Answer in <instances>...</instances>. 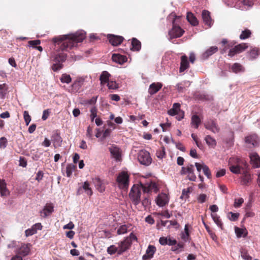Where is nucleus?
Masks as SVG:
<instances>
[{"label": "nucleus", "mask_w": 260, "mask_h": 260, "mask_svg": "<svg viewBox=\"0 0 260 260\" xmlns=\"http://www.w3.org/2000/svg\"><path fill=\"white\" fill-rule=\"evenodd\" d=\"M85 38V32L82 30L74 34L59 36L52 39L55 46L61 51H67Z\"/></svg>", "instance_id": "nucleus-1"}, {"label": "nucleus", "mask_w": 260, "mask_h": 260, "mask_svg": "<svg viewBox=\"0 0 260 260\" xmlns=\"http://www.w3.org/2000/svg\"><path fill=\"white\" fill-rule=\"evenodd\" d=\"M49 111L48 109H46V110H45L44 111H43V115H42V119L43 120H46L49 115Z\"/></svg>", "instance_id": "nucleus-64"}, {"label": "nucleus", "mask_w": 260, "mask_h": 260, "mask_svg": "<svg viewBox=\"0 0 260 260\" xmlns=\"http://www.w3.org/2000/svg\"><path fill=\"white\" fill-rule=\"evenodd\" d=\"M66 54L63 53H58L53 58L52 70L54 71H58L62 68V63L66 60Z\"/></svg>", "instance_id": "nucleus-5"}, {"label": "nucleus", "mask_w": 260, "mask_h": 260, "mask_svg": "<svg viewBox=\"0 0 260 260\" xmlns=\"http://www.w3.org/2000/svg\"><path fill=\"white\" fill-rule=\"evenodd\" d=\"M180 111V105L179 103H174L172 109L168 111V113L171 116L176 115Z\"/></svg>", "instance_id": "nucleus-28"}, {"label": "nucleus", "mask_w": 260, "mask_h": 260, "mask_svg": "<svg viewBox=\"0 0 260 260\" xmlns=\"http://www.w3.org/2000/svg\"><path fill=\"white\" fill-rule=\"evenodd\" d=\"M235 231L237 236L238 238H240L241 237H245L246 235L245 229H241L238 227H235Z\"/></svg>", "instance_id": "nucleus-37"}, {"label": "nucleus", "mask_w": 260, "mask_h": 260, "mask_svg": "<svg viewBox=\"0 0 260 260\" xmlns=\"http://www.w3.org/2000/svg\"><path fill=\"white\" fill-rule=\"evenodd\" d=\"M107 84L109 89H115L118 87V84L115 81L109 80Z\"/></svg>", "instance_id": "nucleus-48"}, {"label": "nucleus", "mask_w": 260, "mask_h": 260, "mask_svg": "<svg viewBox=\"0 0 260 260\" xmlns=\"http://www.w3.org/2000/svg\"><path fill=\"white\" fill-rule=\"evenodd\" d=\"M174 21L173 22V27L169 32V35L171 39L180 37L184 32L180 26L174 24Z\"/></svg>", "instance_id": "nucleus-7"}, {"label": "nucleus", "mask_w": 260, "mask_h": 260, "mask_svg": "<svg viewBox=\"0 0 260 260\" xmlns=\"http://www.w3.org/2000/svg\"><path fill=\"white\" fill-rule=\"evenodd\" d=\"M96 189L100 192H103L105 189V183L99 178H95L92 179Z\"/></svg>", "instance_id": "nucleus-16"}, {"label": "nucleus", "mask_w": 260, "mask_h": 260, "mask_svg": "<svg viewBox=\"0 0 260 260\" xmlns=\"http://www.w3.org/2000/svg\"><path fill=\"white\" fill-rule=\"evenodd\" d=\"M191 191V187H188L185 189H183L182 191V194L180 198L183 200H186L189 197V194Z\"/></svg>", "instance_id": "nucleus-38"}, {"label": "nucleus", "mask_w": 260, "mask_h": 260, "mask_svg": "<svg viewBox=\"0 0 260 260\" xmlns=\"http://www.w3.org/2000/svg\"><path fill=\"white\" fill-rule=\"evenodd\" d=\"M109 39L110 43L113 46H117L122 43L123 38L121 36L110 35H109Z\"/></svg>", "instance_id": "nucleus-21"}, {"label": "nucleus", "mask_w": 260, "mask_h": 260, "mask_svg": "<svg viewBox=\"0 0 260 260\" xmlns=\"http://www.w3.org/2000/svg\"><path fill=\"white\" fill-rule=\"evenodd\" d=\"M251 31L249 29H246L242 31L241 34L240 35V38L241 40L246 39L250 37Z\"/></svg>", "instance_id": "nucleus-45"}, {"label": "nucleus", "mask_w": 260, "mask_h": 260, "mask_svg": "<svg viewBox=\"0 0 260 260\" xmlns=\"http://www.w3.org/2000/svg\"><path fill=\"white\" fill-rule=\"evenodd\" d=\"M75 170V166L73 164H69L66 167V174L68 177H71Z\"/></svg>", "instance_id": "nucleus-40"}, {"label": "nucleus", "mask_w": 260, "mask_h": 260, "mask_svg": "<svg viewBox=\"0 0 260 260\" xmlns=\"http://www.w3.org/2000/svg\"><path fill=\"white\" fill-rule=\"evenodd\" d=\"M245 143L248 145H251L255 147L258 145L259 140L256 135H253L245 138Z\"/></svg>", "instance_id": "nucleus-17"}, {"label": "nucleus", "mask_w": 260, "mask_h": 260, "mask_svg": "<svg viewBox=\"0 0 260 260\" xmlns=\"http://www.w3.org/2000/svg\"><path fill=\"white\" fill-rule=\"evenodd\" d=\"M109 151L113 157L117 160L120 159L121 154L120 149L118 147L113 145L109 147Z\"/></svg>", "instance_id": "nucleus-19"}, {"label": "nucleus", "mask_w": 260, "mask_h": 260, "mask_svg": "<svg viewBox=\"0 0 260 260\" xmlns=\"http://www.w3.org/2000/svg\"><path fill=\"white\" fill-rule=\"evenodd\" d=\"M207 198V196L205 194H200L199 195V196L197 198V200L199 203H204Z\"/></svg>", "instance_id": "nucleus-57"}, {"label": "nucleus", "mask_w": 260, "mask_h": 260, "mask_svg": "<svg viewBox=\"0 0 260 260\" xmlns=\"http://www.w3.org/2000/svg\"><path fill=\"white\" fill-rule=\"evenodd\" d=\"M140 185L145 193H156L158 190V187L156 183L153 181H148L146 183L140 182Z\"/></svg>", "instance_id": "nucleus-4"}, {"label": "nucleus", "mask_w": 260, "mask_h": 260, "mask_svg": "<svg viewBox=\"0 0 260 260\" xmlns=\"http://www.w3.org/2000/svg\"><path fill=\"white\" fill-rule=\"evenodd\" d=\"M86 137L89 139H91L92 137V128L90 126H88L86 131Z\"/></svg>", "instance_id": "nucleus-62"}, {"label": "nucleus", "mask_w": 260, "mask_h": 260, "mask_svg": "<svg viewBox=\"0 0 260 260\" xmlns=\"http://www.w3.org/2000/svg\"><path fill=\"white\" fill-rule=\"evenodd\" d=\"M241 256L244 260H252V257L247 252L242 251L241 252Z\"/></svg>", "instance_id": "nucleus-53"}, {"label": "nucleus", "mask_w": 260, "mask_h": 260, "mask_svg": "<svg viewBox=\"0 0 260 260\" xmlns=\"http://www.w3.org/2000/svg\"><path fill=\"white\" fill-rule=\"evenodd\" d=\"M90 118L91 121H93L97 116V109L94 107H92L90 109Z\"/></svg>", "instance_id": "nucleus-55"}, {"label": "nucleus", "mask_w": 260, "mask_h": 260, "mask_svg": "<svg viewBox=\"0 0 260 260\" xmlns=\"http://www.w3.org/2000/svg\"><path fill=\"white\" fill-rule=\"evenodd\" d=\"M169 201V197L165 193H161L159 194L155 199V202L157 205L160 207H164L167 205Z\"/></svg>", "instance_id": "nucleus-8"}, {"label": "nucleus", "mask_w": 260, "mask_h": 260, "mask_svg": "<svg viewBox=\"0 0 260 260\" xmlns=\"http://www.w3.org/2000/svg\"><path fill=\"white\" fill-rule=\"evenodd\" d=\"M181 239L184 241H187L189 239V232L188 229V225L187 224L185 225L184 228V232L181 235Z\"/></svg>", "instance_id": "nucleus-41"}, {"label": "nucleus", "mask_w": 260, "mask_h": 260, "mask_svg": "<svg viewBox=\"0 0 260 260\" xmlns=\"http://www.w3.org/2000/svg\"><path fill=\"white\" fill-rule=\"evenodd\" d=\"M243 166H231L229 167L230 170L231 172H232L234 174H240L241 172V170L242 168V167Z\"/></svg>", "instance_id": "nucleus-43"}, {"label": "nucleus", "mask_w": 260, "mask_h": 260, "mask_svg": "<svg viewBox=\"0 0 260 260\" xmlns=\"http://www.w3.org/2000/svg\"><path fill=\"white\" fill-rule=\"evenodd\" d=\"M250 164L253 168H258L260 167V156L255 152H251L249 153Z\"/></svg>", "instance_id": "nucleus-9"}, {"label": "nucleus", "mask_w": 260, "mask_h": 260, "mask_svg": "<svg viewBox=\"0 0 260 260\" xmlns=\"http://www.w3.org/2000/svg\"><path fill=\"white\" fill-rule=\"evenodd\" d=\"M0 193L2 197H7L9 194V191L7 188L6 182L4 180H1Z\"/></svg>", "instance_id": "nucleus-26"}, {"label": "nucleus", "mask_w": 260, "mask_h": 260, "mask_svg": "<svg viewBox=\"0 0 260 260\" xmlns=\"http://www.w3.org/2000/svg\"><path fill=\"white\" fill-rule=\"evenodd\" d=\"M127 231V227L126 225H122L120 226L117 230V234L118 235L124 234Z\"/></svg>", "instance_id": "nucleus-51"}, {"label": "nucleus", "mask_w": 260, "mask_h": 260, "mask_svg": "<svg viewBox=\"0 0 260 260\" xmlns=\"http://www.w3.org/2000/svg\"><path fill=\"white\" fill-rule=\"evenodd\" d=\"M7 144V140L5 137H2L0 138V147L5 148L6 147Z\"/></svg>", "instance_id": "nucleus-59"}, {"label": "nucleus", "mask_w": 260, "mask_h": 260, "mask_svg": "<svg viewBox=\"0 0 260 260\" xmlns=\"http://www.w3.org/2000/svg\"><path fill=\"white\" fill-rule=\"evenodd\" d=\"M150 203V200L147 197L145 198L142 201V204L145 208L148 207Z\"/></svg>", "instance_id": "nucleus-60"}, {"label": "nucleus", "mask_w": 260, "mask_h": 260, "mask_svg": "<svg viewBox=\"0 0 260 260\" xmlns=\"http://www.w3.org/2000/svg\"><path fill=\"white\" fill-rule=\"evenodd\" d=\"M205 166V164L203 162L202 163H198L196 162L195 163V166L197 168V171L200 173L201 171V170H203V166Z\"/></svg>", "instance_id": "nucleus-63"}, {"label": "nucleus", "mask_w": 260, "mask_h": 260, "mask_svg": "<svg viewBox=\"0 0 260 260\" xmlns=\"http://www.w3.org/2000/svg\"><path fill=\"white\" fill-rule=\"evenodd\" d=\"M162 84L159 82L153 83L150 85L148 89V92L151 95L154 94L158 92L162 87Z\"/></svg>", "instance_id": "nucleus-20"}, {"label": "nucleus", "mask_w": 260, "mask_h": 260, "mask_svg": "<svg viewBox=\"0 0 260 260\" xmlns=\"http://www.w3.org/2000/svg\"><path fill=\"white\" fill-rule=\"evenodd\" d=\"M201 120L199 116L197 115H193L191 117V125L195 128H198Z\"/></svg>", "instance_id": "nucleus-31"}, {"label": "nucleus", "mask_w": 260, "mask_h": 260, "mask_svg": "<svg viewBox=\"0 0 260 260\" xmlns=\"http://www.w3.org/2000/svg\"><path fill=\"white\" fill-rule=\"evenodd\" d=\"M132 50L139 51L141 48V42L136 38H133L132 41Z\"/></svg>", "instance_id": "nucleus-34"}, {"label": "nucleus", "mask_w": 260, "mask_h": 260, "mask_svg": "<svg viewBox=\"0 0 260 260\" xmlns=\"http://www.w3.org/2000/svg\"><path fill=\"white\" fill-rule=\"evenodd\" d=\"M82 188L84 189L87 195L91 196L93 192L91 188L90 187V184L88 182L86 181L84 182L82 185Z\"/></svg>", "instance_id": "nucleus-35"}, {"label": "nucleus", "mask_w": 260, "mask_h": 260, "mask_svg": "<svg viewBox=\"0 0 260 260\" xmlns=\"http://www.w3.org/2000/svg\"><path fill=\"white\" fill-rule=\"evenodd\" d=\"M188 65L189 63L187 57L186 56H182L181 57L180 72H182L184 71L187 68H188Z\"/></svg>", "instance_id": "nucleus-30"}, {"label": "nucleus", "mask_w": 260, "mask_h": 260, "mask_svg": "<svg viewBox=\"0 0 260 260\" xmlns=\"http://www.w3.org/2000/svg\"><path fill=\"white\" fill-rule=\"evenodd\" d=\"M112 58L113 61L121 64L127 61L126 56L119 54H113Z\"/></svg>", "instance_id": "nucleus-24"}, {"label": "nucleus", "mask_w": 260, "mask_h": 260, "mask_svg": "<svg viewBox=\"0 0 260 260\" xmlns=\"http://www.w3.org/2000/svg\"><path fill=\"white\" fill-rule=\"evenodd\" d=\"M60 80L62 83H69L71 81V78L69 75L63 74Z\"/></svg>", "instance_id": "nucleus-49"}, {"label": "nucleus", "mask_w": 260, "mask_h": 260, "mask_svg": "<svg viewBox=\"0 0 260 260\" xmlns=\"http://www.w3.org/2000/svg\"><path fill=\"white\" fill-rule=\"evenodd\" d=\"M226 170L224 169H220L218 170L216 173V177H220L223 176L225 174Z\"/></svg>", "instance_id": "nucleus-61"}, {"label": "nucleus", "mask_w": 260, "mask_h": 260, "mask_svg": "<svg viewBox=\"0 0 260 260\" xmlns=\"http://www.w3.org/2000/svg\"><path fill=\"white\" fill-rule=\"evenodd\" d=\"M51 140L53 143V145L55 148L61 146L62 139L57 133H55L52 136Z\"/></svg>", "instance_id": "nucleus-25"}, {"label": "nucleus", "mask_w": 260, "mask_h": 260, "mask_svg": "<svg viewBox=\"0 0 260 260\" xmlns=\"http://www.w3.org/2000/svg\"><path fill=\"white\" fill-rule=\"evenodd\" d=\"M53 212V206L51 204H47L41 211V215L43 217H46Z\"/></svg>", "instance_id": "nucleus-22"}, {"label": "nucleus", "mask_w": 260, "mask_h": 260, "mask_svg": "<svg viewBox=\"0 0 260 260\" xmlns=\"http://www.w3.org/2000/svg\"><path fill=\"white\" fill-rule=\"evenodd\" d=\"M218 50V48L216 46H212L207 50L203 54L202 57L204 59H207L209 56L215 53Z\"/></svg>", "instance_id": "nucleus-27"}, {"label": "nucleus", "mask_w": 260, "mask_h": 260, "mask_svg": "<svg viewBox=\"0 0 260 260\" xmlns=\"http://www.w3.org/2000/svg\"><path fill=\"white\" fill-rule=\"evenodd\" d=\"M205 128L213 133H217L219 131V127L216 123L213 120H209L204 123Z\"/></svg>", "instance_id": "nucleus-12"}, {"label": "nucleus", "mask_w": 260, "mask_h": 260, "mask_svg": "<svg viewBox=\"0 0 260 260\" xmlns=\"http://www.w3.org/2000/svg\"><path fill=\"white\" fill-rule=\"evenodd\" d=\"M203 22L208 28L210 27L213 24V21L211 18L210 12L207 10H203L202 14Z\"/></svg>", "instance_id": "nucleus-14"}, {"label": "nucleus", "mask_w": 260, "mask_h": 260, "mask_svg": "<svg viewBox=\"0 0 260 260\" xmlns=\"http://www.w3.org/2000/svg\"><path fill=\"white\" fill-rule=\"evenodd\" d=\"M131 241L128 238H125L123 241L119 243L118 254L120 255L126 251L131 246Z\"/></svg>", "instance_id": "nucleus-10"}, {"label": "nucleus", "mask_w": 260, "mask_h": 260, "mask_svg": "<svg viewBox=\"0 0 260 260\" xmlns=\"http://www.w3.org/2000/svg\"><path fill=\"white\" fill-rule=\"evenodd\" d=\"M239 216V214L238 213H234L232 212H230L228 214V218L232 221H236L238 219Z\"/></svg>", "instance_id": "nucleus-46"}, {"label": "nucleus", "mask_w": 260, "mask_h": 260, "mask_svg": "<svg viewBox=\"0 0 260 260\" xmlns=\"http://www.w3.org/2000/svg\"><path fill=\"white\" fill-rule=\"evenodd\" d=\"M165 155L166 153L164 147L157 150L156 153L157 157L160 159H162L165 157Z\"/></svg>", "instance_id": "nucleus-44"}, {"label": "nucleus", "mask_w": 260, "mask_h": 260, "mask_svg": "<svg viewBox=\"0 0 260 260\" xmlns=\"http://www.w3.org/2000/svg\"><path fill=\"white\" fill-rule=\"evenodd\" d=\"M243 202H244V200L243 199V198H241L235 199L234 203V207L236 208H239L242 205V204L243 203Z\"/></svg>", "instance_id": "nucleus-50"}, {"label": "nucleus", "mask_w": 260, "mask_h": 260, "mask_svg": "<svg viewBox=\"0 0 260 260\" xmlns=\"http://www.w3.org/2000/svg\"><path fill=\"white\" fill-rule=\"evenodd\" d=\"M205 140L207 144L210 147H214L216 145V142L215 140L210 136H207L205 138Z\"/></svg>", "instance_id": "nucleus-36"}, {"label": "nucleus", "mask_w": 260, "mask_h": 260, "mask_svg": "<svg viewBox=\"0 0 260 260\" xmlns=\"http://www.w3.org/2000/svg\"><path fill=\"white\" fill-rule=\"evenodd\" d=\"M156 251V248L153 245H149L146 251V253L143 256V260H147L151 258Z\"/></svg>", "instance_id": "nucleus-18"}, {"label": "nucleus", "mask_w": 260, "mask_h": 260, "mask_svg": "<svg viewBox=\"0 0 260 260\" xmlns=\"http://www.w3.org/2000/svg\"><path fill=\"white\" fill-rule=\"evenodd\" d=\"M246 165V162L240 157L235 156L230 158L229 160V166H240Z\"/></svg>", "instance_id": "nucleus-11"}, {"label": "nucleus", "mask_w": 260, "mask_h": 260, "mask_svg": "<svg viewBox=\"0 0 260 260\" xmlns=\"http://www.w3.org/2000/svg\"><path fill=\"white\" fill-rule=\"evenodd\" d=\"M211 216L214 222L216 224V225L222 229V222L220 218V217L216 213H211Z\"/></svg>", "instance_id": "nucleus-33"}, {"label": "nucleus", "mask_w": 260, "mask_h": 260, "mask_svg": "<svg viewBox=\"0 0 260 260\" xmlns=\"http://www.w3.org/2000/svg\"><path fill=\"white\" fill-rule=\"evenodd\" d=\"M251 180V177L249 174L245 173L242 177L243 184H246Z\"/></svg>", "instance_id": "nucleus-47"}, {"label": "nucleus", "mask_w": 260, "mask_h": 260, "mask_svg": "<svg viewBox=\"0 0 260 260\" xmlns=\"http://www.w3.org/2000/svg\"><path fill=\"white\" fill-rule=\"evenodd\" d=\"M116 181L119 188L126 189L129 185V175L122 171L118 175Z\"/></svg>", "instance_id": "nucleus-3"}, {"label": "nucleus", "mask_w": 260, "mask_h": 260, "mask_svg": "<svg viewBox=\"0 0 260 260\" xmlns=\"http://www.w3.org/2000/svg\"><path fill=\"white\" fill-rule=\"evenodd\" d=\"M235 47L237 50V53H239L247 48L248 46L246 44L242 43L236 46Z\"/></svg>", "instance_id": "nucleus-42"}, {"label": "nucleus", "mask_w": 260, "mask_h": 260, "mask_svg": "<svg viewBox=\"0 0 260 260\" xmlns=\"http://www.w3.org/2000/svg\"><path fill=\"white\" fill-rule=\"evenodd\" d=\"M118 247H116L114 245H111L108 248L107 252L110 254H113L116 252L118 253Z\"/></svg>", "instance_id": "nucleus-52"}, {"label": "nucleus", "mask_w": 260, "mask_h": 260, "mask_svg": "<svg viewBox=\"0 0 260 260\" xmlns=\"http://www.w3.org/2000/svg\"><path fill=\"white\" fill-rule=\"evenodd\" d=\"M232 70L233 72L236 73L244 71V69L242 66L238 63H235L233 65L232 67Z\"/></svg>", "instance_id": "nucleus-39"}, {"label": "nucleus", "mask_w": 260, "mask_h": 260, "mask_svg": "<svg viewBox=\"0 0 260 260\" xmlns=\"http://www.w3.org/2000/svg\"><path fill=\"white\" fill-rule=\"evenodd\" d=\"M203 171L204 174L208 178H210L211 177V172L210 171L209 168L208 167L205 165V166H203Z\"/></svg>", "instance_id": "nucleus-58"}, {"label": "nucleus", "mask_w": 260, "mask_h": 260, "mask_svg": "<svg viewBox=\"0 0 260 260\" xmlns=\"http://www.w3.org/2000/svg\"><path fill=\"white\" fill-rule=\"evenodd\" d=\"M259 50L256 48L252 49L250 52V56L252 59L255 58L259 54Z\"/></svg>", "instance_id": "nucleus-54"}, {"label": "nucleus", "mask_w": 260, "mask_h": 260, "mask_svg": "<svg viewBox=\"0 0 260 260\" xmlns=\"http://www.w3.org/2000/svg\"><path fill=\"white\" fill-rule=\"evenodd\" d=\"M138 159L141 164L145 166H149L152 162L150 153L145 150H141L139 151Z\"/></svg>", "instance_id": "nucleus-6"}, {"label": "nucleus", "mask_w": 260, "mask_h": 260, "mask_svg": "<svg viewBox=\"0 0 260 260\" xmlns=\"http://www.w3.org/2000/svg\"><path fill=\"white\" fill-rule=\"evenodd\" d=\"M42 227L41 223H37L34 224L30 228L25 231L26 237H29L36 234L38 230L42 229Z\"/></svg>", "instance_id": "nucleus-13"}, {"label": "nucleus", "mask_w": 260, "mask_h": 260, "mask_svg": "<svg viewBox=\"0 0 260 260\" xmlns=\"http://www.w3.org/2000/svg\"><path fill=\"white\" fill-rule=\"evenodd\" d=\"M186 18L188 21L192 25L196 26L198 24V21L196 17L191 12L187 13Z\"/></svg>", "instance_id": "nucleus-29"}, {"label": "nucleus", "mask_w": 260, "mask_h": 260, "mask_svg": "<svg viewBox=\"0 0 260 260\" xmlns=\"http://www.w3.org/2000/svg\"><path fill=\"white\" fill-rule=\"evenodd\" d=\"M31 245L29 244H21L17 252L23 256H26L29 254Z\"/></svg>", "instance_id": "nucleus-15"}, {"label": "nucleus", "mask_w": 260, "mask_h": 260, "mask_svg": "<svg viewBox=\"0 0 260 260\" xmlns=\"http://www.w3.org/2000/svg\"><path fill=\"white\" fill-rule=\"evenodd\" d=\"M110 74L107 71H104L102 72L100 76V81L102 85L106 84L108 81H109V77Z\"/></svg>", "instance_id": "nucleus-32"}, {"label": "nucleus", "mask_w": 260, "mask_h": 260, "mask_svg": "<svg viewBox=\"0 0 260 260\" xmlns=\"http://www.w3.org/2000/svg\"><path fill=\"white\" fill-rule=\"evenodd\" d=\"M23 117H24V119L25 122L26 123V124L27 125H28L31 121V118H30V116H29V113L27 111H25L23 112Z\"/></svg>", "instance_id": "nucleus-56"}, {"label": "nucleus", "mask_w": 260, "mask_h": 260, "mask_svg": "<svg viewBox=\"0 0 260 260\" xmlns=\"http://www.w3.org/2000/svg\"><path fill=\"white\" fill-rule=\"evenodd\" d=\"M194 167L192 165H189L187 166V178L192 181H195L196 180V176L193 173Z\"/></svg>", "instance_id": "nucleus-23"}, {"label": "nucleus", "mask_w": 260, "mask_h": 260, "mask_svg": "<svg viewBox=\"0 0 260 260\" xmlns=\"http://www.w3.org/2000/svg\"><path fill=\"white\" fill-rule=\"evenodd\" d=\"M141 189L142 188L140 183L134 184L129 193V198L135 205H138L140 202Z\"/></svg>", "instance_id": "nucleus-2"}]
</instances>
